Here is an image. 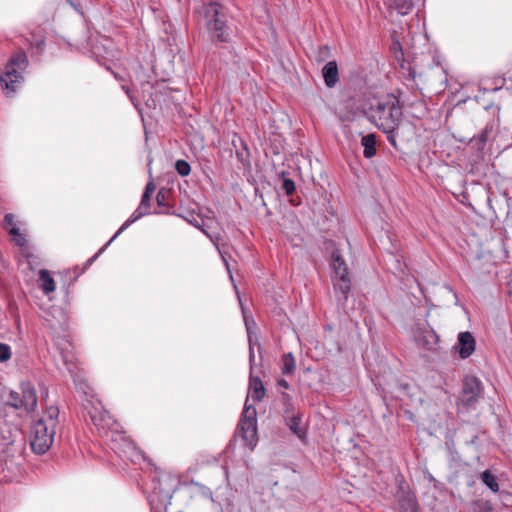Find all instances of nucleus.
Segmentation results:
<instances>
[{"label":"nucleus","instance_id":"nucleus-25","mask_svg":"<svg viewBox=\"0 0 512 512\" xmlns=\"http://www.w3.org/2000/svg\"><path fill=\"white\" fill-rule=\"evenodd\" d=\"M204 234L207 235L211 239V241L214 243V245L216 246V248L219 251V253H220L221 257H222V260H223V262H224V264L226 266V269H227V272L229 274V277H230L231 281L234 282L233 275H232V272H231V269H230V265H229L227 259L225 258L224 253L221 251V249L219 247V244H218V241H219L220 237L219 236L209 235L207 231H204ZM234 284L235 283H233V285Z\"/></svg>","mask_w":512,"mask_h":512},{"label":"nucleus","instance_id":"nucleus-19","mask_svg":"<svg viewBox=\"0 0 512 512\" xmlns=\"http://www.w3.org/2000/svg\"><path fill=\"white\" fill-rule=\"evenodd\" d=\"M289 429L300 439L306 437V430L302 426V419L300 415L293 416L287 420Z\"/></svg>","mask_w":512,"mask_h":512},{"label":"nucleus","instance_id":"nucleus-21","mask_svg":"<svg viewBox=\"0 0 512 512\" xmlns=\"http://www.w3.org/2000/svg\"><path fill=\"white\" fill-rule=\"evenodd\" d=\"M296 369V361L292 353H286L281 358V371L283 375H292Z\"/></svg>","mask_w":512,"mask_h":512},{"label":"nucleus","instance_id":"nucleus-15","mask_svg":"<svg viewBox=\"0 0 512 512\" xmlns=\"http://www.w3.org/2000/svg\"><path fill=\"white\" fill-rule=\"evenodd\" d=\"M249 393L254 401H261L265 396V388L263 386L262 381L260 380L259 377H254L252 375L251 369L249 378Z\"/></svg>","mask_w":512,"mask_h":512},{"label":"nucleus","instance_id":"nucleus-38","mask_svg":"<svg viewBox=\"0 0 512 512\" xmlns=\"http://www.w3.org/2000/svg\"><path fill=\"white\" fill-rule=\"evenodd\" d=\"M105 247H103L97 254H95L90 260H89V263H91L92 261H94L98 255L104 250Z\"/></svg>","mask_w":512,"mask_h":512},{"label":"nucleus","instance_id":"nucleus-14","mask_svg":"<svg viewBox=\"0 0 512 512\" xmlns=\"http://www.w3.org/2000/svg\"><path fill=\"white\" fill-rule=\"evenodd\" d=\"M326 86L334 87L339 80L338 67L335 61L328 62L322 69Z\"/></svg>","mask_w":512,"mask_h":512},{"label":"nucleus","instance_id":"nucleus-3","mask_svg":"<svg viewBox=\"0 0 512 512\" xmlns=\"http://www.w3.org/2000/svg\"><path fill=\"white\" fill-rule=\"evenodd\" d=\"M27 65L28 59L23 50L15 53L7 63L5 71L0 77V82L8 95L16 91L17 84L23 79L22 71L26 69Z\"/></svg>","mask_w":512,"mask_h":512},{"label":"nucleus","instance_id":"nucleus-22","mask_svg":"<svg viewBox=\"0 0 512 512\" xmlns=\"http://www.w3.org/2000/svg\"><path fill=\"white\" fill-rule=\"evenodd\" d=\"M481 480L493 492H498L499 491V484H498L495 476L489 470H485L481 474Z\"/></svg>","mask_w":512,"mask_h":512},{"label":"nucleus","instance_id":"nucleus-9","mask_svg":"<svg viewBox=\"0 0 512 512\" xmlns=\"http://www.w3.org/2000/svg\"><path fill=\"white\" fill-rule=\"evenodd\" d=\"M481 394V381L474 376H467L463 381V396L466 405L473 404Z\"/></svg>","mask_w":512,"mask_h":512},{"label":"nucleus","instance_id":"nucleus-10","mask_svg":"<svg viewBox=\"0 0 512 512\" xmlns=\"http://www.w3.org/2000/svg\"><path fill=\"white\" fill-rule=\"evenodd\" d=\"M150 199L145 198V195H142L141 202L138 208L133 212V214L122 224V226L118 229L116 234L111 238V240L105 245V247L113 241L119 234H121L124 230H126L131 224L140 219L141 217L149 214L150 212Z\"/></svg>","mask_w":512,"mask_h":512},{"label":"nucleus","instance_id":"nucleus-27","mask_svg":"<svg viewBox=\"0 0 512 512\" xmlns=\"http://www.w3.org/2000/svg\"><path fill=\"white\" fill-rule=\"evenodd\" d=\"M175 169L180 176H188L191 172L190 164L185 160H177L175 163Z\"/></svg>","mask_w":512,"mask_h":512},{"label":"nucleus","instance_id":"nucleus-30","mask_svg":"<svg viewBox=\"0 0 512 512\" xmlns=\"http://www.w3.org/2000/svg\"><path fill=\"white\" fill-rule=\"evenodd\" d=\"M155 189H156L155 184L153 183V181H152V180H150V181L147 183V185H146V187H145V191H144V193H143V194L145 195V198H151V196H152V194L154 193Z\"/></svg>","mask_w":512,"mask_h":512},{"label":"nucleus","instance_id":"nucleus-40","mask_svg":"<svg viewBox=\"0 0 512 512\" xmlns=\"http://www.w3.org/2000/svg\"><path fill=\"white\" fill-rule=\"evenodd\" d=\"M114 76H115V78H116L117 80H119V81H122V80H123V78H122L121 76H119L118 74H114Z\"/></svg>","mask_w":512,"mask_h":512},{"label":"nucleus","instance_id":"nucleus-4","mask_svg":"<svg viewBox=\"0 0 512 512\" xmlns=\"http://www.w3.org/2000/svg\"><path fill=\"white\" fill-rule=\"evenodd\" d=\"M55 430L46 424V420L39 419L34 423L30 432V446L36 454L46 453L54 442Z\"/></svg>","mask_w":512,"mask_h":512},{"label":"nucleus","instance_id":"nucleus-26","mask_svg":"<svg viewBox=\"0 0 512 512\" xmlns=\"http://www.w3.org/2000/svg\"><path fill=\"white\" fill-rule=\"evenodd\" d=\"M9 234L13 236V241L18 245V246H25L26 245V237L24 234H22L20 232V229L17 227V226H12L11 228H9L8 230Z\"/></svg>","mask_w":512,"mask_h":512},{"label":"nucleus","instance_id":"nucleus-39","mask_svg":"<svg viewBox=\"0 0 512 512\" xmlns=\"http://www.w3.org/2000/svg\"><path fill=\"white\" fill-rule=\"evenodd\" d=\"M43 44H44L43 40H40V41H38V43H37V47H38L39 49H42Z\"/></svg>","mask_w":512,"mask_h":512},{"label":"nucleus","instance_id":"nucleus-13","mask_svg":"<svg viewBox=\"0 0 512 512\" xmlns=\"http://www.w3.org/2000/svg\"><path fill=\"white\" fill-rule=\"evenodd\" d=\"M234 288H235L238 300H239V302H241L240 294H239L236 284H234ZM240 305H242V303H240ZM241 308H242L243 314H245L243 306H241ZM244 321H245V326H246V330H247V334H248L249 364H250V369L253 370V365L255 362L254 346L258 345V340H257V337L255 335H253V333L251 332L250 322H249L248 318L246 317V315H244Z\"/></svg>","mask_w":512,"mask_h":512},{"label":"nucleus","instance_id":"nucleus-23","mask_svg":"<svg viewBox=\"0 0 512 512\" xmlns=\"http://www.w3.org/2000/svg\"><path fill=\"white\" fill-rule=\"evenodd\" d=\"M58 416H59L58 408L54 407V406H50L46 410V417L43 418V419L46 420V424H48L49 426L53 427V429L55 430Z\"/></svg>","mask_w":512,"mask_h":512},{"label":"nucleus","instance_id":"nucleus-16","mask_svg":"<svg viewBox=\"0 0 512 512\" xmlns=\"http://www.w3.org/2000/svg\"><path fill=\"white\" fill-rule=\"evenodd\" d=\"M361 145L364 147L363 155L370 159L376 155L377 137L376 134L370 133L362 136Z\"/></svg>","mask_w":512,"mask_h":512},{"label":"nucleus","instance_id":"nucleus-34","mask_svg":"<svg viewBox=\"0 0 512 512\" xmlns=\"http://www.w3.org/2000/svg\"><path fill=\"white\" fill-rule=\"evenodd\" d=\"M63 361L67 365V368L69 371H71L70 365L73 362V355L67 352L66 354H63Z\"/></svg>","mask_w":512,"mask_h":512},{"label":"nucleus","instance_id":"nucleus-33","mask_svg":"<svg viewBox=\"0 0 512 512\" xmlns=\"http://www.w3.org/2000/svg\"><path fill=\"white\" fill-rule=\"evenodd\" d=\"M4 223L6 228L9 230L12 226H16L14 222V215L11 213H8L4 217Z\"/></svg>","mask_w":512,"mask_h":512},{"label":"nucleus","instance_id":"nucleus-24","mask_svg":"<svg viewBox=\"0 0 512 512\" xmlns=\"http://www.w3.org/2000/svg\"><path fill=\"white\" fill-rule=\"evenodd\" d=\"M204 234L207 235L211 239V241L214 243V245L216 246V248L219 251V253H220L221 257H222V260H223V262H224V264L226 266V269H227V272L229 274V277H230L231 281L234 282L233 275H232V272H231V269H230V265H229L227 259L225 258L224 253L221 251V249L219 247V244H218V241H219L220 237L219 236L209 235L207 231H204ZM234 284L235 283H233V285Z\"/></svg>","mask_w":512,"mask_h":512},{"label":"nucleus","instance_id":"nucleus-1","mask_svg":"<svg viewBox=\"0 0 512 512\" xmlns=\"http://www.w3.org/2000/svg\"><path fill=\"white\" fill-rule=\"evenodd\" d=\"M369 121L386 134L388 142L396 147V130L402 117V107L394 94L374 97L366 109Z\"/></svg>","mask_w":512,"mask_h":512},{"label":"nucleus","instance_id":"nucleus-28","mask_svg":"<svg viewBox=\"0 0 512 512\" xmlns=\"http://www.w3.org/2000/svg\"><path fill=\"white\" fill-rule=\"evenodd\" d=\"M11 358V349L7 344L0 343V362H6Z\"/></svg>","mask_w":512,"mask_h":512},{"label":"nucleus","instance_id":"nucleus-31","mask_svg":"<svg viewBox=\"0 0 512 512\" xmlns=\"http://www.w3.org/2000/svg\"><path fill=\"white\" fill-rule=\"evenodd\" d=\"M21 400V394L18 392L11 391L7 400V403L13 407V403L19 402Z\"/></svg>","mask_w":512,"mask_h":512},{"label":"nucleus","instance_id":"nucleus-7","mask_svg":"<svg viewBox=\"0 0 512 512\" xmlns=\"http://www.w3.org/2000/svg\"><path fill=\"white\" fill-rule=\"evenodd\" d=\"M414 340L418 347L427 351H436L439 337L428 323H417Z\"/></svg>","mask_w":512,"mask_h":512},{"label":"nucleus","instance_id":"nucleus-2","mask_svg":"<svg viewBox=\"0 0 512 512\" xmlns=\"http://www.w3.org/2000/svg\"><path fill=\"white\" fill-rule=\"evenodd\" d=\"M331 267L334 272L332 281L337 302L339 305L344 306L351 290V278L347 264L338 250L332 253Z\"/></svg>","mask_w":512,"mask_h":512},{"label":"nucleus","instance_id":"nucleus-20","mask_svg":"<svg viewBox=\"0 0 512 512\" xmlns=\"http://www.w3.org/2000/svg\"><path fill=\"white\" fill-rule=\"evenodd\" d=\"M172 492H173L172 488L164 489L161 486V483H159V487H155L152 494L149 497L151 507L154 508V503L156 501L155 498H158V500H163V501L171 499Z\"/></svg>","mask_w":512,"mask_h":512},{"label":"nucleus","instance_id":"nucleus-29","mask_svg":"<svg viewBox=\"0 0 512 512\" xmlns=\"http://www.w3.org/2000/svg\"><path fill=\"white\" fill-rule=\"evenodd\" d=\"M283 189L288 195L292 194L295 191L294 182L290 179H285L283 182Z\"/></svg>","mask_w":512,"mask_h":512},{"label":"nucleus","instance_id":"nucleus-5","mask_svg":"<svg viewBox=\"0 0 512 512\" xmlns=\"http://www.w3.org/2000/svg\"><path fill=\"white\" fill-rule=\"evenodd\" d=\"M207 26L213 36L220 42L228 40V32L223 7L218 3H210L205 7Z\"/></svg>","mask_w":512,"mask_h":512},{"label":"nucleus","instance_id":"nucleus-8","mask_svg":"<svg viewBox=\"0 0 512 512\" xmlns=\"http://www.w3.org/2000/svg\"><path fill=\"white\" fill-rule=\"evenodd\" d=\"M37 405L36 390L29 382H23L21 384V400L13 403V407L16 409H24L27 412L33 411Z\"/></svg>","mask_w":512,"mask_h":512},{"label":"nucleus","instance_id":"nucleus-37","mask_svg":"<svg viewBox=\"0 0 512 512\" xmlns=\"http://www.w3.org/2000/svg\"><path fill=\"white\" fill-rule=\"evenodd\" d=\"M408 504H409L411 512H416V504H415V502L410 501Z\"/></svg>","mask_w":512,"mask_h":512},{"label":"nucleus","instance_id":"nucleus-36","mask_svg":"<svg viewBox=\"0 0 512 512\" xmlns=\"http://www.w3.org/2000/svg\"><path fill=\"white\" fill-rule=\"evenodd\" d=\"M122 89L125 91V93L127 94V96H128L131 100H133V97H132V95H131V92H130L129 87H128V86H126V85H122Z\"/></svg>","mask_w":512,"mask_h":512},{"label":"nucleus","instance_id":"nucleus-6","mask_svg":"<svg viewBox=\"0 0 512 512\" xmlns=\"http://www.w3.org/2000/svg\"><path fill=\"white\" fill-rule=\"evenodd\" d=\"M238 431L245 445L253 449L257 443V418L256 409L245 403Z\"/></svg>","mask_w":512,"mask_h":512},{"label":"nucleus","instance_id":"nucleus-18","mask_svg":"<svg viewBox=\"0 0 512 512\" xmlns=\"http://www.w3.org/2000/svg\"><path fill=\"white\" fill-rule=\"evenodd\" d=\"M415 0H389L390 8L400 15H407L414 7Z\"/></svg>","mask_w":512,"mask_h":512},{"label":"nucleus","instance_id":"nucleus-35","mask_svg":"<svg viewBox=\"0 0 512 512\" xmlns=\"http://www.w3.org/2000/svg\"><path fill=\"white\" fill-rule=\"evenodd\" d=\"M278 386L283 387L285 389L289 388V384L285 379H279L278 380Z\"/></svg>","mask_w":512,"mask_h":512},{"label":"nucleus","instance_id":"nucleus-11","mask_svg":"<svg viewBox=\"0 0 512 512\" xmlns=\"http://www.w3.org/2000/svg\"><path fill=\"white\" fill-rule=\"evenodd\" d=\"M88 413L93 424L98 428V430L103 431L106 436H109L106 429L110 428V426L113 424V420L108 412L105 411L101 406H94L88 411Z\"/></svg>","mask_w":512,"mask_h":512},{"label":"nucleus","instance_id":"nucleus-32","mask_svg":"<svg viewBox=\"0 0 512 512\" xmlns=\"http://www.w3.org/2000/svg\"><path fill=\"white\" fill-rule=\"evenodd\" d=\"M156 200L159 206H164L166 204V192L163 189L157 193Z\"/></svg>","mask_w":512,"mask_h":512},{"label":"nucleus","instance_id":"nucleus-12","mask_svg":"<svg viewBox=\"0 0 512 512\" xmlns=\"http://www.w3.org/2000/svg\"><path fill=\"white\" fill-rule=\"evenodd\" d=\"M455 348L462 359H466L473 354L476 348V341L470 332H461L457 338Z\"/></svg>","mask_w":512,"mask_h":512},{"label":"nucleus","instance_id":"nucleus-17","mask_svg":"<svg viewBox=\"0 0 512 512\" xmlns=\"http://www.w3.org/2000/svg\"><path fill=\"white\" fill-rule=\"evenodd\" d=\"M39 283L44 294H49L55 291L56 284L49 272L45 269L39 271Z\"/></svg>","mask_w":512,"mask_h":512}]
</instances>
